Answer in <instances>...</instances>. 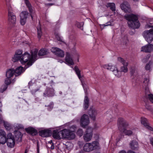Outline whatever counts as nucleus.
I'll use <instances>...</instances> for the list:
<instances>
[{
	"instance_id": "nucleus-1",
	"label": "nucleus",
	"mask_w": 153,
	"mask_h": 153,
	"mask_svg": "<svg viewBox=\"0 0 153 153\" xmlns=\"http://www.w3.org/2000/svg\"><path fill=\"white\" fill-rule=\"evenodd\" d=\"M38 50L37 49H34L30 52L31 55L27 52H25L22 54L23 51L21 50H16L13 57L12 61L16 62L19 60L22 64L27 63L25 66V69L27 68L32 65L35 61L37 59V53Z\"/></svg>"
},
{
	"instance_id": "nucleus-2",
	"label": "nucleus",
	"mask_w": 153,
	"mask_h": 153,
	"mask_svg": "<svg viewBox=\"0 0 153 153\" xmlns=\"http://www.w3.org/2000/svg\"><path fill=\"white\" fill-rule=\"evenodd\" d=\"M125 18L128 20V24L129 27L135 29L139 28L140 24L136 16L133 14H126Z\"/></svg>"
},
{
	"instance_id": "nucleus-3",
	"label": "nucleus",
	"mask_w": 153,
	"mask_h": 153,
	"mask_svg": "<svg viewBox=\"0 0 153 153\" xmlns=\"http://www.w3.org/2000/svg\"><path fill=\"white\" fill-rule=\"evenodd\" d=\"M76 129V127L73 125L68 129H64L61 131V134L62 138H68L69 139H73L75 138V135L74 131Z\"/></svg>"
},
{
	"instance_id": "nucleus-4",
	"label": "nucleus",
	"mask_w": 153,
	"mask_h": 153,
	"mask_svg": "<svg viewBox=\"0 0 153 153\" xmlns=\"http://www.w3.org/2000/svg\"><path fill=\"white\" fill-rule=\"evenodd\" d=\"M117 124L119 129L120 131H123L126 135L129 136L132 134V132L131 131L125 129L126 126L127 125V123L123 118H118Z\"/></svg>"
},
{
	"instance_id": "nucleus-5",
	"label": "nucleus",
	"mask_w": 153,
	"mask_h": 153,
	"mask_svg": "<svg viewBox=\"0 0 153 153\" xmlns=\"http://www.w3.org/2000/svg\"><path fill=\"white\" fill-rule=\"evenodd\" d=\"M102 67L105 69L112 71L117 77H120L121 76V72L118 70L115 66L112 65L111 63L104 65Z\"/></svg>"
},
{
	"instance_id": "nucleus-6",
	"label": "nucleus",
	"mask_w": 153,
	"mask_h": 153,
	"mask_svg": "<svg viewBox=\"0 0 153 153\" xmlns=\"http://www.w3.org/2000/svg\"><path fill=\"white\" fill-rule=\"evenodd\" d=\"M8 22L10 25H14L16 23V16L15 14L12 11V8L10 6H8Z\"/></svg>"
},
{
	"instance_id": "nucleus-7",
	"label": "nucleus",
	"mask_w": 153,
	"mask_h": 153,
	"mask_svg": "<svg viewBox=\"0 0 153 153\" xmlns=\"http://www.w3.org/2000/svg\"><path fill=\"white\" fill-rule=\"evenodd\" d=\"M6 143L7 146L9 148L14 147L15 144V140L14 136L11 133L7 134Z\"/></svg>"
},
{
	"instance_id": "nucleus-8",
	"label": "nucleus",
	"mask_w": 153,
	"mask_h": 153,
	"mask_svg": "<svg viewBox=\"0 0 153 153\" xmlns=\"http://www.w3.org/2000/svg\"><path fill=\"white\" fill-rule=\"evenodd\" d=\"M80 123V126L83 128L87 126L89 123L88 116L85 114H83L81 118Z\"/></svg>"
},
{
	"instance_id": "nucleus-9",
	"label": "nucleus",
	"mask_w": 153,
	"mask_h": 153,
	"mask_svg": "<svg viewBox=\"0 0 153 153\" xmlns=\"http://www.w3.org/2000/svg\"><path fill=\"white\" fill-rule=\"evenodd\" d=\"M28 85L29 88L32 94H35L36 92L39 91L41 87L40 85L33 83L31 81L29 82Z\"/></svg>"
},
{
	"instance_id": "nucleus-10",
	"label": "nucleus",
	"mask_w": 153,
	"mask_h": 153,
	"mask_svg": "<svg viewBox=\"0 0 153 153\" xmlns=\"http://www.w3.org/2000/svg\"><path fill=\"white\" fill-rule=\"evenodd\" d=\"M92 131V128L91 127H88L87 129L86 133L83 136L84 139L86 142L91 140L93 135Z\"/></svg>"
},
{
	"instance_id": "nucleus-11",
	"label": "nucleus",
	"mask_w": 153,
	"mask_h": 153,
	"mask_svg": "<svg viewBox=\"0 0 153 153\" xmlns=\"http://www.w3.org/2000/svg\"><path fill=\"white\" fill-rule=\"evenodd\" d=\"M117 60L118 62L121 63L123 65V66H121L120 67L121 71H121V73L122 72L124 73L127 72L128 71V68L127 67V66L128 65V62L120 57H118Z\"/></svg>"
},
{
	"instance_id": "nucleus-12",
	"label": "nucleus",
	"mask_w": 153,
	"mask_h": 153,
	"mask_svg": "<svg viewBox=\"0 0 153 153\" xmlns=\"http://www.w3.org/2000/svg\"><path fill=\"white\" fill-rule=\"evenodd\" d=\"M51 50L53 53L59 57H63L64 56L63 51L59 48L53 47L51 48Z\"/></svg>"
},
{
	"instance_id": "nucleus-13",
	"label": "nucleus",
	"mask_w": 153,
	"mask_h": 153,
	"mask_svg": "<svg viewBox=\"0 0 153 153\" xmlns=\"http://www.w3.org/2000/svg\"><path fill=\"white\" fill-rule=\"evenodd\" d=\"M142 77L143 79V85L146 86L145 88V92L146 94H148L149 92V91L147 86L149 82V77L148 75H146L145 76H143Z\"/></svg>"
},
{
	"instance_id": "nucleus-14",
	"label": "nucleus",
	"mask_w": 153,
	"mask_h": 153,
	"mask_svg": "<svg viewBox=\"0 0 153 153\" xmlns=\"http://www.w3.org/2000/svg\"><path fill=\"white\" fill-rule=\"evenodd\" d=\"M140 121L142 124L144 126L148 129L152 131L153 134V129L149 126V124L148 123V120L146 118L141 117L140 119Z\"/></svg>"
},
{
	"instance_id": "nucleus-15",
	"label": "nucleus",
	"mask_w": 153,
	"mask_h": 153,
	"mask_svg": "<svg viewBox=\"0 0 153 153\" xmlns=\"http://www.w3.org/2000/svg\"><path fill=\"white\" fill-rule=\"evenodd\" d=\"M54 94V90L52 88H47L43 94L44 97L53 96Z\"/></svg>"
},
{
	"instance_id": "nucleus-16",
	"label": "nucleus",
	"mask_w": 153,
	"mask_h": 153,
	"mask_svg": "<svg viewBox=\"0 0 153 153\" xmlns=\"http://www.w3.org/2000/svg\"><path fill=\"white\" fill-rule=\"evenodd\" d=\"M121 9L125 12H129L131 11L130 6L127 1H124L120 5Z\"/></svg>"
},
{
	"instance_id": "nucleus-17",
	"label": "nucleus",
	"mask_w": 153,
	"mask_h": 153,
	"mask_svg": "<svg viewBox=\"0 0 153 153\" xmlns=\"http://www.w3.org/2000/svg\"><path fill=\"white\" fill-rule=\"evenodd\" d=\"M153 50V45L150 44L142 47L141 51L145 52H150Z\"/></svg>"
},
{
	"instance_id": "nucleus-18",
	"label": "nucleus",
	"mask_w": 153,
	"mask_h": 153,
	"mask_svg": "<svg viewBox=\"0 0 153 153\" xmlns=\"http://www.w3.org/2000/svg\"><path fill=\"white\" fill-rule=\"evenodd\" d=\"M65 63L69 65H73L74 64L73 59L69 53H67L65 58Z\"/></svg>"
},
{
	"instance_id": "nucleus-19",
	"label": "nucleus",
	"mask_w": 153,
	"mask_h": 153,
	"mask_svg": "<svg viewBox=\"0 0 153 153\" xmlns=\"http://www.w3.org/2000/svg\"><path fill=\"white\" fill-rule=\"evenodd\" d=\"M61 131H58L57 130H54L53 132L52 136L56 139L60 140L62 138Z\"/></svg>"
},
{
	"instance_id": "nucleus-20",
	"label": "nucleus",
	"mask_w": 153,
	"mask_h": 153,
	"mask_svg": "<svg viewBox=\"0 0 153 153\" xmlns=\"http://www.w3.org/2000/svg\"><path fill=\"white\" fill-rule=\"evenodd\" d=\"M39 134L43 137H48L51 134V132L49 130L45 129L40 131Z\"/></svg>"
},
{
	"instance_id": "nucleus-21",
	"label": "nucleus",
	"mask_w": 153,
	"mask_h": 153,
	"mask_svg": "<svg viewBox=\"0 0 153 153\" xmlns=\"http://www.w3.org/2000/svg\"><path fill=\"white\" fill-rule=\"evenodd\" d=\"M25 130L27 133L33 136L37 134L38 131L37 130L31 127L26 128Z\"/></svg>"
},
{
	"instance_id": "nucleus-22",
	"label": "nucleus",
	"mask_w": 153,
	"mask_h": 153,
	"mask_svg": "<svg viewBox=\"0 0 153 153\" xmlns=\"http://www.w3.org/2000/svg\"><path fill=\"white\" fill-rule=\"evenodd\" d=\"M88 114L91 119L94 120L97 114V112L93 107H91L88 111Z\"/></svg>"
},
{
	"instance_id": "nucleus-23",
	"label": "nucleus",
	"mask_w": 153,
	"mask_h": 153,
	"mask_svg": "<svg viewBox=\"0 0 153 153\" xmlns=\"http://www.w3.org/2000/svg\"><path fill=\"white\" fill-rule=\"evenodd\" d=\"M16 75L15 70L13 69H9L6 72V76L7 78H12Z\"/></svg>"
},
{
	"instance_id": "nucleus-24",
	"label": "nucleus",
	"mask_w": 153,
	"mask_h": 153,
	"mask_svg": "<svg viewBox=\"0 0 153 153\" xmlns=\"http://www.w3.org/2000/svg\"><path fill=\"white\" fill-rule=\"evenodd\" d=\"M25 3L26 5L28 7L29 11L30 13L32 19H33V11L32 7L31 6L29 1L28 0H24Z\"/></svg>"
},
{
	"instance_id": "nucleus-25",
	"label": "nucleus",
	"mask_w": 153,
	"mask_h": 153,
	"mask_svg": "<svg viewBox=\"0 0 153 153\" xmlns=\"http://www.w3.org/2000/svg\"><path fill=\"white\" fill-rule=\"evenodd\" d=\"M3 123L4 126L6 129L7 130H10L11 128L10 125L7 122L4 121L1 117L0 116V124Z\"/></svg>"
},
{
	"instance_id": "nucleus-26",
	"label": "nucleus",
	"mask_w": 153,
	"mask_h": 153,
	"mask_svg": "<svg viewBox=\"0 0 153 153\" xmlns=\"http://www.w3.org/2000/svg\"><path fill=\"white\" fill-rule=\"evenodd\" d=\"M92 146L91 143H86L83 147L84 150L86 152H89L93 150Z\"/></svg>"
},
{
	"instance_id": "nucleus-27",
	"label": "nucleus",
	"mask_w": 153,
	"mask_h": 153,
	"mask_svg": "<svg viewBox=\"0 0 153 153\" xmlns=\"http://www.w3.org/2000/svg\"><path fill=\"white\" fill-rule=\"evenodd\" d=\"M131 148L134 150L137 149L138 148V144L136 140H132L130 143Z\"/></svg>"
},
{
	"instance_id": "nucleus-28",
	"label": "nucleus",
	"mask_w": 153,
	"mask_h": 153,
	"mask_svg": "<svg viewBox=\"0 0 153 153\" xmlns=\"http://www.w3.org/2000/svg\"><path fill=\"white\" fill-rule=\"evenodd\" d=\"M25 70L23 67L20 66L17 68L16 70H15V72L16 74V76L20 75L22 73H23Z\"/></svg>"
},
{
	"instance_id": "nucleus-29",
	"label": "nucleus",
	"mask_w": 153,
	"mask_h": 153,
	"mask_svg": "<svg viewBox=\"0 0 153 153\" xmlns=\"http://www.w3.org/2000/svg\"><path fill=\"white\" fill-rule=\"evenodd\" d=\"M49 53L48 50L46 49L42 48L40 50L38 53L39 56H43Z\"/></svg>"
},
{
	"instance_id": "nucleus-30",
	"label": "nucleus",
	"mask_w": 153,
	"mask_h": 153,
	"mask_svg": "<svg viewBox=\"0 0 153 153\" xmlns=\"http://www.w3.org/2000/svg\"><path fill=\"white\" fill-rule=\"evenodd\" d=\"M89 106V100L87 96L85 97L83 107L85 109H87Z\"/></svg>"
},
{
	"instance_id": "nucleus-31",
	"label": "nucleus",
	"mask_w": 153,
	"mask_h": 153,
	"mask_svg": "<svg viewBox=\"0 0 153 153\" xmlns=\"http://www.w3.org/2000/svg\"><path fill=\"white\" fill-rule=\"evenodd\" d=\"M28 13L27 11H24L22 12L20 14V17L22 19H27Z\"/></svg>"
},
{
	"instance_id": "nucleus-32",
	"label": "nucleus",
	"mask_w": 153,
	"mask_h": 153,
	"mask_svg": "<svg viewBox=\"0 0 153 153\" xmlns=\"http://www.w3.org/2000/svg\"><path fill=\"white\" fill-rule=\"evenodd\" d=\"M91 145L92 146L93 150L99 149L100 148L99 143L97 141L93 142L92 143H91Z\"/></svg>"
},
{
	"instance_id": "nucleus-33",
	"label": "nucleus",
	"mask_w": 153,
	"mask_h": 153,
	"mask_svg": "<svg viewBox=\"0 0 153 153\" xmlns=\"http://www.w3.org/2000/svg\"><path fill=\"white\" fill-rule=\"evenodd\" d=\"M14 133L15 134V137L18 138V140H21L22 136V134L20 132L17 131H14Z\"/></svg>"
},
{
	"instance_id": "nucleus-34",
	"label": "nucleus",
	"mask_w": 153,
	"mask_h": 153,
	"mask_svg": "<svg viewBox=\"0 0 153 153\" xmlns=\"http://www.w3.org/2000/svg\"><path fill=\"white\" fill-rule=\"evenodd\" d=\"M107 6L110 7V9L112 11H114L115 10V5L113 3H108L107 4Z\"/></svg>"
},
{
	"instance_id": "nucleus-35",
	"label": "nucleus",
	"mask_w": 153,
	"mask_h": 153,
	"mask_svg": "<svg viewBox=\"0 0 153 153\" xmlns=\"http://www.w3.org/2000/svg\"><path fill=\"white\" fill-rule=\"evenodd\" d=\"M38 37L39 39H40L42 35L41 28L40 25H38L37 27Z\"/></svg>"
},
{
	"instance_id": "nucleus-36",
	"label": "nucleus",
	"mask_w": 153,
	"mask_h": 153,
	"mask_svg": "<svg viewBox=\"0 0 153 153\" xmlns=\"http://www.w3.org/2000/svg\"><path fill=\"white\" fill-rule=\"evenodd\" d=\"M74 70L75 71L79 79L81 80V77L80 75V71L77 66H75Z\"/></svg>"
},
{
	"instance_id": "nucleus-37",
	"label": "nucleus",
	"mask_w": 153,
	"mask_h": 153,
	"mask_svg": "<svg viewBox=\"0 0 153 153\" xmlns=\"http://www.w3.org/2000/svg\"><path fill=\"white\" fill-rule=\"evenodd\" d=\"M153 62L152 61H149L148 64L146 65L145 68L146 70L150 71L152 67V65Z\"/></svg>"
},
{
	"instance_id": "nucleus-38",
	"label": "nucleus",
	"mask_w": 153,
	"mask_h": 153,
	"mask_svg": "<svg viewBox=\"0 0 153 153\" xmlns=\"http://www.w3.org/2000/svg\"><path fill=\"white\" fill-rule=\"evenodd\" d=\"M7 136L0 137V144H4L6 142Z\"/></svg>"
},
{
	"instance_id": "nucleus-39",
	"label": "nucleus",
	"mask_w": 153,
	"mask_h": 153,
	"mask_svg": "<svg viewBox=\"0 0 153 153\" xmlns=\"http://www.w3.org/2000/svg\"><path fill=\"white\" fill-rule=\"evenodd\" d=\"M12 78H7L5 79L4 81L5 84L6 85H7L10 84L11 82V79Z\"/></svg>"
},
{
	"instance_id": "nucleus-40",
	"label": "nucleus",
	"mask_w": 153,
	"mask_h": 153,
	"mask_svg": "<svg viewBox=\"0 0 153 153\" xmlns=\"http://www.w3.org/2000/svg\"><path fill=\"white\" fill-rule=\"evenodd\" d=\"M7 86L6 85H2L0 89V92L3 93L5 91L7 88Z\"/></svg>"
},
{
	"instance_id": "nucleus-41",
	"label": "nucleus",
	"mask_w": 153,
	"mask_h": 153,
	"mask_svg": "<svg viewBox=\"0 0 153 153\" xmlns=\"http://www.w3.org/2000/svg\"><path fill=\"white\" fill-rule=\"evenodd\" d=\"M6 136V134L5 132L3 130H0V137Z\"/></svg>"
},
{
	"instance_id": "nucleus-42",
	"label": "nucleus",
	"mask_w": 153,
	"mask_h": 153,
	"mask_svg": "<svg viewBox=\"0 0 153 153\" xmlns=\"http://www.w3.org/2000/svg\"><path fill=\"white\" fill-rule=\"evenodd\" d=\"M26 19H22L20 18V23L21 25H25L26 22Z\"/></svg>"
},
{
	"instance_id": "nucleus-43",
	"label": "nucleus",
	"mask_w": 153,
	"mask_h": 153,
	"mask_svg": "<svg viewBox=\"0 0 153 153\" xmlns=\"http://www.w3.org/2000/svg\"><path fill=\"white\" fill-rule=\"evenodd\" d=\"M83 24H84L83 22L78 23L77 24V26L78 27L80 28L82 30L83 29Z\"/></svg>"
},
{
	"instance_id": "nucleus-44",
	"label": "nucleus",
	"mask_w": 153,
	"mask_h": 153,
	"mask_svg": "<svg viewBox=\"0 0 153 153\" xmlns=\"http://www.w3.org/2000/svg\"><path fill=\"white\" fill-rule=\"evenodd\" d=\"M148 97L151 102L153 103V94H148Z\"/></svg>"
},
{
	"instance_id": "nucleus-45",
	"label": "nucleus",
	"mask_w": 153,
	"mask_h": 153,
	"mask_svg": "<svg viewBox=\"0 0 153 153\" xmlns=\"http://www.w3.org/2000/svg\"><path fill=\"white\" fill-rule=\"evenodd\" d=\"M77 134L80 137L83 134V131L82 129H79L77 131Z\"/></svg>"
},
{
	"instance_id": "nucleus-46",
	"label": "nucleus",
	"mask_w": 153,
	"mask_h": 153,
	"mask_svg": "<svg viewBox=\"0 0 153 153\" xmlns=\"http://www.w3.org/2000/svg\"><path fill=\"white\" fill-rule=\"evenodd\" d=\"M150 57V56L149 55H148L145 58L143 59L142 60V61L143 63H146L149 59Z\"/></svg>"
},
{
	"instance_id": "nucleus-47",
	"label": "nucleus",
	"mask_w": 153,
	"mask_h": 153,
	"mask_svg": "<svg viewBox=\"0 0 153 153\" xmlns=\"http://www.w3.org/2000/svg\"><path fill=\"white\" fill-rule=\"evenodd\" d=\"M16 127L18 129L23 128V126L21 124L17 125V126H16Z\"/></svg>"
},
{
	"instance_id": "nucleus-48",
	"label": "nucleus",
	"mask_w": 153,
	"mask_h": 153,
	"mask_svg": "<svg viewBox=\"0 0 153 153\" xmlns=\"http://www.w3.org/2000/svg\"><path fill=\"white\" fill-rule=\"evenodd\" d=\"M56 37L58 40L61 42H62V38H61L59 36H56Z\"/></svg>"
},
{
	"instance_id": "nucleus-49",
	"label": "nucleus",
	"mask_w": 153,
	"mask_h": 153,
	"mask_svg": "<svg viewBox=\"0 0 153 153\" xmlns=\"http://www.w3.org/2000/svg\"><path fill=\"white\" fill-rule=\"evenodd\" d=\"M53 105H51L48 106V110L49 111L51 110L52 109V108H53Z\"/></svg>"
},
{
	"instance_id": "nucleus-50",
	"label": "nucleus",
	"mask_w": 153,
	"mask_h": 153,
	"mask_svg": "<svg viewBox=\"0 0 153 153\" xmlns=\"http://www.w3.org/2000/svg\"><path fill=\"white\" fill-rule=\"evenodd\" d=\"M51 145L50 148L51 149H54V144H52L50 145Z\"/></svg>"
},
{
	"instance_id": "nucleus-51",
	"label": "nucleus",
	"mask_w": 153,
	"mask_h": 153,
	"mask_svg": "<svg viewBox=\"0 0 153 153\" xmlns=\"http://www.w3.org/2000/svg\"><path fill=\"white\" fill-rule=\"evenodd\" d=\"M119 153H126V152L124 150H122L120 151Z\"/></svg>"
},
{
	"instance_id": "nucleus-52",
	"label": "nucleus",
	"mask_w": 153,
	"mask_h": 153,
	"mask_svg": "<svg viewBox=\"0 0 153 153\" xmlns=\"http://www.w3.org/2000/svg\"><path fill=\"white\" fill-rule=\"evenodd\" d=\"M108 23H110H110H106L105 25H104L105 26H108V25H110V24H108Z\"/></svg>"
},
{
	"instance_id": "nucleus-53",
	"label": "nucleus",
	"mask_w": 153,
	"mask_h": 153,
	"mask_svg": "<svg viewBox=\"0 0 153 153\" xmlns=\"http://www.w3.org/2000/svg\"><path fill=\"white\" fill-rule=\"evenodd\" d=\"M128 153H135L131 150H130L128 151Z\"/></svg>"
},
{
	"instance_id": "nucleus-54",
	"label": "nucleus",
	"mask_w": 153,
	"mask_h": 153,
	"mask_svg": "<svg viewBox=\"0 0 153 153\" xmlns=\"http://www.w3.org/2000/svg\"><path fill=\"white\" fill-rule=\"evenodd\" d=\"M49 143V145L50 144L51 145L52 144H53V143H52V140H50L48 142Z\"/></svg>"
},
{
	"instance_id": "nucleus-55",
	"label": "nucleus",
	"mask_w": 153,
	"mask_h": 153,
	"mask_svg": "<svg viewBox=\"0 0 153 153\" xmlns=\"http://www.w3.org/2000/svg\"><path fill=\"white\" fill-rule=\"evenodd\" d=\"M111 116H110V120H109V121H108V122H111V121H112V120H113V118H111Z\"/></svg>"
},
{
	"instance_id": "nucleus-56",
	"label": "nucleus",
	"mask_w": 153,
	"mask_h": 153,
	"mask_svg": "<svg viewBox=\"0 0 153 153\" xmlns=\"http://www.w3.org/2000/svg\"><path fill=\"white\" fill-rule=\"evenodd\" d=\"M82 85L83 87V88L84 89V91H85V93L86 92V91L85 90V88L84 87V86H83V85L82 84Z\"/></svg>"
},
{
	"instance_id": "nucleus-57",
	"label": "nucleus",
	"mask_w": 153,
	"mask_h": 153,
	"mask_svg": "<svg viewBox=\"0 0 153 153\" xmlns=\"http://www.w3.org/2000/svg\"><path fill=\"white\" fill-rule=\"evenodd\" d=\"M53 4H48V5H50V6H51Z\"/></svg>"
},
{
	"instance_id": "nucleus-58",
	"label": "nucleus",
	"mask_w": 153,
	"mask_h": 153,
	"mask_svg": "<svg viewBox=\"0 0 153 153\" xmlns=\"http://www.w3.org/2000/svg\"><path fill=\"white\" fill-rule=\"evenodd\" d=\"M59 62H60L61 63H62L63 62V61L62 60H60Z\"/></svg>"
},
{
	"instance_id": "nucleus-59",
	"label": "nucleus",
	"mask_w": 153,
	"mask_h": 153,
	"mask_svg": "<svg viewBox=\"0 0 153 153\" xmlns=\"http://www.w3.org/2000/svg\"><path fill=\"white\" fill-rule=\"evenodd\" d=\"M37 148L38 151H38H39V146H38V144H37Z\"/></svg>"
},
{
	"instance_id": "nucleus-60",
	"label": "nucleus",
	"mask_w": 153,
	"mask_h": 153,
	"mask_svg": "<svg viewBox=\"0 0 153 153\" xmlns=\"http://www.w3.org/2000/svg\"><path fill=\"white\" fill-rule=\"evenodd\" d=\"M135 2L137 1H138L139 0H133Z\"/></svg>"
},
{
	"instance_id": "nucleus-61",
	"label": "nucleus",
	"mask_w": 153,
	"mask_h": 153,
	"mask_svg": "<svg viewBox=\"0 0 153 153\" xmlns=\"http://www.w3.org/2000/svg\"><path fill=\"white\" fill-rule=\"evenodd\" d=\"M2 106V104L1 102H0V107Z\"/></svg>"
},
{
	"instance_id": "nucleus-62",
	"label": "nucleus",
	"mask_w": 153,
	"mask_h": 153,
	"mask_svg": "<svg viewBox=\"0 0 153 153\" xmlns=\"http://www.w3.org/2000/svg\"><path fill=\"white\" fill-rule=\"evenodd\" d=\"M59 93L60 94H62V92L61 91H60L59 92Z\"/></svg>"
},
{
	"instance_id": "nucleus-63",
	"label": "nucleus",
	"mask_w": 153,
	"mask_h": 153,
	"mask_svg": "<svg viewBox=\"0 0 153 153\" xmlns=\"http://www.w3.org/2000/svg\"><path fill=\"white\" fill-rule=\"evenodd\" d=\"M10 0H6V1L7 2H9L10 1Z\"/></svg>"
},
{
	"instance_id": "nucleus-64",
	"label": "nucleus",
	"mask_w": 153,
	"mask_h": 153,
	"mask_svg": "<svg viewBox=\"0 0 153 153\" xmlns=\"http://www.w3.org/2000/svg\"><path fill=\"white\" fill-rule=\"evenodd\" d=\"M25 153H27V150H26L25 151Z\"/></svg>"
}]
</instances>
